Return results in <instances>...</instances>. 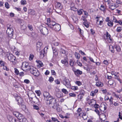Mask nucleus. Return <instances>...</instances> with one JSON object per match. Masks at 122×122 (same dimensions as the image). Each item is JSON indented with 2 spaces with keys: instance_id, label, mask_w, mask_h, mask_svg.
I'll return each instance as SVG.
<instances>
[{
  "instance_id": "nucleus-54",
  "label": "nucleus",
  "mask_w": 122,
  "mask_h": 122,
  "mask_svg": "<svg viewBox=\"0 0 122 122\" xmlns=\"http://www.w3.org/2000/svg\"><path fill=\"white\" fill-rule=\"evenodd\" d=\"M81 19V20H83L85 22H86L87 21V20L85 18V17L84 16H82Z\"/></svg>"
},
{
  "instance_id": "nucleus-44",
  "label": "nucleus",
  "mask_w": 122,
  "mask_h": 122,
  "mask_svg": "<svg viewBox=\"0 0 122 122\" xmlns=\"http://www.w3.org/2000/svg\"><path fill=\"white\" fill-rule=\"evenodd\" d=\"M71 88L74 90H77L78 89V87L77 86H72Z\"/></svg>"
},
{
  "instance_id": "nucleus-16",
  "label": "nucleus",
  "mask_w": 122,
  "mask_h": 122,
  "mask_svg": "<svg viewBox=\"0 0 122 122\" xmlns=\"http://www.w3.org/2000/svg\"><path fill=\"white\" fill-rule=\"evenodd\" d=\"M7 118L10 122H17L18 121H17L16 120L15 118H13L12 117L10 116H9L7 117Z\"/></svg>"
},
{
  "instance_id": "nucleus-46",
  "label": "nucleus",
  "mask_w": 122,
  "mask_h": 122,
  "mask_svg": "<svg viewBox=\"0 0 122 122\" xmlns=\"http://www.w3.org/2000/svg\"><path fill=\"white\" fill-rule=\"evenodd\" d=\"M86 22H83V24L85 26H86L87 28H88L89 27V25Z\"/></svg>"
},
{
  "instance_id": "nucleus-2",
  "label": "nucleus",
  "mask_w": 122,
  "mask_h": 122,
  "mask_svg": "<svg viewBox=\"0 0 122 122\" xmlns=\"http://www.w3.org/2000/svg\"><path fill=\"white\" fill-rule=\"evenodd\" d=\"M11 25L10 24L7 25V30H6V33L9 37L12 36L13 35V30L10 27Z\"/></svg>"
},
{
  "instance_id": "nucleus-21",
  "label": "nucleus",
  "mask_w": 122,
  "mask_h": 122,
  "mask_svg": "<svg viewBox=\"0 0 122 122\" xmlns=\"http://www.w3.org/2000/svg\"><path fill=\"white\" fill-rule=\"evenodd\" d=\"M109 6V8L112 10L115 9L117 7L115 4L114 3L110 4Z\"/></svg>"
},
{
  "instance_id": "nucleus-35",
  "label": "nucleus",
  "mask_w": 122,
  "mask_h": 122,
  "mask_svg": "<svg viewBox=\"0 0 122 122\" xmlns=\"http://www.w3.org/2000/svg\"><path fill=\"white\" fill-rule=\"evenodd\" d=\"M5 54V53L3 51L2 49L0 48V55L3 56H4Z\"/></svg>"
},
{
  "instance_id": "nucleus-51",
  "label": "nucleus",
  "mask_w": 122,
  "mask_h": 122,
  "mask_svg": "<svg viewBox=\"0 0 122 122\" xmlns=\"http://www.w3.org/2000/svg\"><path fill=\"white\" fill-rule=\"evenodd\" d=\"M18 115V117H17L18 119H19V118H21L23 117H24L23 116V115H22L21 114L19 113V115Z\"/></svg>"
},
{
  "instance_id": "nucleus-12",
  "label": "nucleus",
  "mask_w": 122,
  "mask_h": 122,
  "mask_svg": "<svg viewBox=\"0 0 122 122\" xmlns=\"http://www.w3.org/2000/svg\"><path fill=\"white\" fill-rule=\"evenodd\" d=\"M53 53V57H56L58 55V52L57 49L53 47H52Z\"/></svg>"
},
{
  "instance_id": "nucleus-20",
  "label": "nucleus",
  "mask_w": 122,
  "mask_h": 122,
  "mask_svg": "<svg viewBox=\"0 0 122 122\" xmlns=\"http://www.w3.org/2000/svg\"><path fill=\"white\" fill-rule=\"evenodd\" d=\"M42 45V43L40 41H38L37 43L36 46L37 50H39L41 49V47Z\"/></svg>"
},
{
  "instance_id": "nucleus-28",
  "label": "nucleus",
  "mask_w": 122,
  "mask_h": 122,
  "mask_svg": "<svg viewBox=\"0 0 122 122\" xmlns=\"http://www.w3.org/2000/svg\"><path fill=\"white\" fill-rule=\"evenodd\" d=\"M77 14L78 15H81L82 14L83 10L82 9H81L79 10L77 9Z\"/></svg>"
},
{
  "instance_id": "nucleus-25",
  "label": "nucleus",
  "mask_w": 122,
  "mask_h": 122,
  "mask_svg": "<svg viewBox=\"0 0 122 122\" xmlns=\"http://www.w3.org/2000/svg\"><path fill=\"white\" fill-rule=\"evenodd\" d=\"M56 103L58 104V105L56 106H55V108H53L52 107H50L51 108H52L53 109H55V108H56V110H57V111L58 112H60L61 110V109L59 107V104L57 103V102H56Z\"/></svg>"
},
{
  "instance_id": "nucleus-8",
  "label": "nucleus",
  "mask_w": 122,
  "mask_h": 122,
  "mask_svg": "<svg viewBox=\"0 0 122 122\" xmlns=\"http://www.w3.org/2000/svg\"><path fill=\"white\" fill-rule=\"evenodd\" d=\"M8 60L13 63L14 61H15L16 57L11 54H9L8 56Z\"/></svg>"
},
{
  "instance_id": "nucleus-17",
  "label": "nucleus",
  "mask_w": 122,
  "mask_h": 122,
  "mask_svg": "<svg viewBox=\"0 0 122 122\" xmlns=\"http://www.w3.org/2000/svg\"><path fill=\"white\" fill-rule=\"evenodd\" d=\"M78 115L79 116H82V118L84 120H86L87 119V116L86 113L82 112L81 113H78Z\"/></svg>"
},
{
  "instance_id": "nucleus-32",
  "label": "nucleus",
  "mask_w": 122,
  "mask_h": 122,
  "mask_svg": "<svg viewBox=\"0 0 122 122\" xmlns=\"http://www.w3.org/2000/svg\"><path fill=\"white\" fill-rule=\"evenodd\" d=\"M122 30V27L121 26L118 27L116 29V31L118 32H121Z\"/></svg>"
},
{
  "instance_id": "nucleus-39",
  "label": "nucleus",
  "mask_w": 122,
  "mask_h": 122,
  "mask_svg": "<svg viewBox=\"0 0 122 122\" xmlns=\"http://www.w3.org/2000/svg\"><path fill=\"white\" fill-rule=\"evenodd\" d=\"M19 113L18 112H13V114L16 117H18V115H19Z\"/></svg>"
},
{
  "instance_id": "nucleus-19",
  "label": "nucleus",
  "mask_w": 122,
  "mask_h": 122,
  "mask_svg": "<svg viewBox=\"0 0 122 122\" xmlns=\"http://www.w3.org/2000/svg\"><path fill=\"white\" fill-rule=\"evenodd\" d=\"M106 106L104 104H102L100 107V109L101 111H103L106 109Z\"/></svg>"
},
{
  "instance_id": "nucleus-45",
  "label": "nucleus",
  "mask_w": 122,
  "mask_h": 122,
  "mask_svg": "<svg viewBox=\"0 0 122 122\" xmlns=\"http://www.w3.org/2000/svg\"><path fill=\"white\" fill-rule=\"evenodd\" d=\"M105 8L104 6L103 5H101L100 9L101 10L104 11L105 10Z\"/></svg>"
},
{
  "instance_id": "nucleus-18",
  "label": "nucleus",
  "mask_w": 122,
  "mask_h": 122,
  "mask_svg": "<svg viewBox=\"0 0 122 122\" xmlns=\"http://www.w3.org/2000/svg\"><path fill=\"white\" fill-rule=\"evenodd\" d=\"M70 9L74 11H76L77 10V8L75 7L74 4L72 3L70 5Z\"/></svg>"
},
{
  "instance_id": "nucleus-55",
  "label": "nucleus",
  "mask_w": 122,
  "mask_h": 122,
  "mask_svg": "<svg viewBox=\"0 0 122 122\" xmlns=\"http://www.w3.org/2000/svg\"><path fill=\"white\" fill-rule=\"evenodd\" d=\"M3 66V69L4 70H5L7 71H9V69L7 68L6 66Z\"/></svg>"
},
{
  "instance_id": "nucleus-22",
  "label": "nucleus",
  "mask_w": 122,
  "mask_h": 122,
  "mask_svg": "<svg viewBox=\"0 0 122 122\" xmlns=\"http://www.w3.org/2000/svg\"><path fill=\"white\" fill-rule=\"evenodd\" d=\"M56 24L55 22L53 21H51L50 24H47L48 26L51 28H52L54 25Z\"/></svg>"
},
{
  "instance_id": "nucleus-36",
  "label": "nucleus",
  "mask_w": 122,
  "mask_h": 122,
  "mask_svg": "<svg viewBox=\"0 0 122 122\" xmlns=\"http://www.w3.org/2000/svg\"><path fill=\"white\" fill-rule=\"evenodd\" d=\"M5 64L6 63L5 62L2 60L0 61V64L1 66H5Z\"/></svg>"
},
{
  "instance_id": "nucleus-59",
  "label": "nucleus",
  "mask_w": 122,
  "mask_h": 122,
  "mask_svg": "<svg viewBox=\"0 0 122 122\" xmlns=\"http://www.w3.org/2000/svg\"><path fill=\"white\" fill-rule=\"evenodd\" d=\"M85 93V92L83 90H81L80 91V95H84Z\"/></svg>"
},
{
  "instance_id": "nucleus-10",
  "label": "nucleus",
  "mask_w": 122,
  "mask_h": 122,
  "mask_svg": "<svg viewBox=\"0 0 122 122\" xmlns=\"http://www.w3.org/2000/svg\"><path fill=\"white\" fill-rule=\"evenodd\" d=\"M96 19H97V23L99 21L98 25H102L104 21L103 18L102 17H97Z\"/></svg>"
},
{
  "instance_id": "nucleus-53",
  "label": "nucleus",
  "mask_w": 122,
  "mask_h": 122,
  "mask_svg": "<svg viewBox=\"0 0 122 122\" xmlns=\"http://www.w3.org/2000/svg\"><path fill=\"white\" fill-rule=\"evenodd\" d=\"M21 4L23 5H25L26 3V2L25 0H22L21 1Z\"/></svg>"
},
{
  "instance_id": "nucleus-26",
  "label": "nucleus",
  "mask_w": 122,
  "mask_h": 122,
  "mask_svg": "<svg viewBox=\"0 0 122 122\" xmlns=\"http://www.w3.org/2000/svg\"><path fill=\"white\" fill-rule=\"evenodd\" d=\"M96 85L97 87H102L103 86V84L101 82H97L96 83Z\"/></svg>"
},
{
  "instance_id": "nucleus-61",
  "label": "nucleus",
  "mask_w": 122,
  "mask_h": 122,
  "mask_svg": "<svg viewBox=\"0 0 122 122\" xmlns=\"http://www.w3.org/2000/svg\"><path fill=\"white\" fill-rule=\"evenodd\" d=\"M34 57V56L32 54H30L29 57V60H32Z\"/></svg>"
},
{
  "instance_id": "nucleus-4",
  "label": "nucleus",
  "mask_w": 122,
  "mask_h": 122,
  "mask_svg": "<svg viewBox=\"0 0 122 122\" xmlns=\"http://www.w3.org/2000/svg\"><path fill=\"white\" fill-rule=\"evenodd\" d=\"M29 71L35 76H37L39 75V73L37 70L33 66L31 67V69Z\"/></svg>"
},
{
  "instance_id": "nucleus-29",
  "label": "nucleus",
  "mask_w": 122,
  "mask_h": 122,
  "mask_svg": "<svg viewBox=\"0 0 122 122\" xmlns=\"http://www.w3.org/2000/svg\"><path fill=\"white\" fill-rule=\"evenodd\" d=\"M19 120H20V121L21 122H26L27 120L24 117L21 118H19Z\"/></svg>"
},
{
  "instance_id": "nucleus-11",
  "label": "nucleus",
  "mask_w": 122,
  "mask_h": 122,
  "mask_svg": "<svg viewBox=\"0 0 122 122\" xmlns=\"http://www.w3.org/2000/svg\"><path fill=\"white\" fill-rule=\"evenodd\" d=\"M55 7L56 9H58L59 10L58 12H57L56 10H55L56 12L57 13H59L60 12L62 8V7L61 6V4L59 2L56 3L55 5Z\"/></svg>"
},
{
  "instance_id": "nucleus-42",
  "label": "nucleus",
  "mask_w": 122,
  "mask_h": 122,
  "mask_svg": "<svg viewBox=\"0 0 122 122\" xmlns=\"http://www.w3.org/2000/svg\"><path fill=\"white\" fill-rule=\"evenodd\" d=\"M70 65L71 66H73L74 65V61L72 60L70 61Z\"/></svg>"
},
{
  "instance_id": "nucleus-41",
  "label": "nucleus",
  "mask_w": 122,
  "mask_h": 122,
  "mask_svg": "<svg viewBox=\"0 0 122 122\" xmlns=\"http://www.w3.org/2000/svg\"><path fill=\"white\" fill-rule=\"evenodd\" d=\"M56 96L57 97L60 98L61 97L62 95L61 93L58 92L56 94Z\"/></svg>"
},
{
  "instance_id": "nucleus-52",
  "label": "nucleus",
  "mask_w": 122,
  "mask_h": 122,
  "mask_svg": "<svg viewBox=\"0 0 122 122\" xmlns=\"http://www.w3.org/2000/svg\"><path fill=\"white\" fill-rule=\"evenodd\" d=\"M94 111L97 113L99 116H100V114L99 111L97 109H96L94 110Z\"/></svg>"
},
{
  "instance_id": "nucleus-31",
  "label": "nucleus",
  "mask_w": 122,
  "mask_h": 122,
  "mask_svg": "<svg viewBox=\"0 0 122 122\" xmlns=\"http://www.w3.org/2000/svg\"><path fill=\"white\" fill-rule=\"evenodd\" d=\"M83 96L81 95H79L78 96V100L80 101L83 98Z\"/></svg>"
},
{
  "instance_id": "nucleus-27",
  "label": "nucleus",
  "mask_w": 122,
  "mask_h": 122,
  "mask_svg": "<svg viewBox=\"0 0 122 122\" xmlns=\"http://www.w3.org/2000/svg\"><path fill=\"white\" fill-rule=\"evenodd\" d=\"M109 50L112 53L114 52V48L113 46L112 45H110L109 46Z\"/></svg>"
},
{
  "instance_id": "nucleus-62",
  "label": "nucleus",
  "mask_w": 122,
  "mask_h": 122,
  "mask_svg": "<svg viewBox=\"0 0 122 122\" xmlns=\"http://www.w3.org/2000/svg\"><path fill=\"white\" fill-rule=\"evenodd\" d=\"M118 116L119 118L121 119H122V114L120 112H119Z\"/></svg>"
},
{
  "instance_id": "nucleus-47",
  "label": "nucleus",
  "mask_w": 122,
  "mask_h": 122,
  "mask_svg": "<svg viewBox=\"0 0 122 122\" xmlns=\"http://www.w3.org/2000/svg\"><path fill=\"white\" fill-rule=\"evenodd\" d=\"M33 107L34 109H36L37 110H39V107L36 105H33Z\"/></svg>"
},
{
  "instance_id": "nucleus-64",
  "label": "nucleus",
  "mask_w": 122,
  "mask_h": 122,
  "mask_svg": "<svg viewBox=\"0 0 122 122\" xmlns=\"http://www.w3.org/2000/svg\"><path fill=\"white\" fill-rule=\"evenodd\" d=\"M54 80L53 78L51 77H50L49 79V81L50 82H52Z\"/></svg>"
},
{
  "instance_id": "nucleus-33",
  "label": "nucleus",
  "mask_w": 122,
  "mask_h": 122,
  "mask_svg": "<svg viewBox=\"0 0 122 122\" xmlns=\"http://www.w3.org/2000/svg\"><path fill=\"white\" fill-rule=\"evenodd\" d=\"M107 24L108 26L112 27L113 25V23L112 21H110L107 23Z\"/></svg>"
},
{
  "instance_id": "nucleus-58",
  "label": "nucleus",
  "mask_w": 122,
  "mask_h": 122,
  "mask_svg": "<svg viewBox=\"0 0 122 122\" xmlns=\"http://www.w3.org/2000/svg\"><path fill=\"white\" fill-rule=\"evenodd\" d=\"M60 52L63 54H65L66 53V51L64 50L61 48L60 50Z\"/></svg>"
},
{
  "instance_id": "nucleus-23",
  "label": "nucleus",
  "mask_w": 122,
  "mask_h": 122,
  "mask_svg": "<svg viewBox=\"0 0 122 122\" xmlns=\"http://www.w3.org/2000/svg\"><path fill=\"white\" fill-rule=\"evenodd\" d=\"M61 62L63 64H64L67 67L68 66V62L65 59H64L63 60H61Z\"/></svg>"
},
{
  "instance_id": "nucleus-6",
  "label": "nucleus",
  "mask_w": 122,
  "mask_h": 122,
  "mask_svg": "<svg viewBox=\"0 0 122 122\" xmlns=\"http://www.w3.org/2000/svg\"><path fill=\"white\" fill-rule=\"evenodd\" d=\"M104 39H107L108 42L111 43L112 42V40L110 38L111 36L108 32H107L106 34L104 35Z\"/></svg>"
},
{
  "instance_id": "nucleus-14",
  "label": "nucleus",
  "mask_w": 122,
  "mask_h": 122,
  "mask_svg": "<svg viewBox=\"0 0 122 122\" xmlns=\"http://www.w3.org/2000/svg\"><path fill=\"white\" fill-rule=\"evenodd\" d=\"M52 28L56 31H58L61 29V26L59 24H56L54 25Z\"/></svg>"
},
{
  "instance_id": "nucleus-50",
  "label": "nucleus",
  "mask_w": 122,
  "mask_h": 122,
  "mask_svg": "<svg viewBox=\"0 0 122 122\" xmlns=\"http://www.w3.org/2000/svg\"><path fill=\"white\" fill-rule=\"evenodd\" d=\"M112 21H113L117 23V20L116 18L114 16H113L112 17Z\"/></svg>"
},
{
  "instance_id": "nucleus-60",
  "label": "nucleus",
  "mask_w": 122,
  "mask_h": 122,
  "mask_svg": "<svg viewBox=\"0 0 122 122\" xmlns=\"http://www.w3.org/2000/svg\"><path fill=\"white\" fill-rule=\"evenodd\" d=\"M24 23V21L23 20H20L19 21V23L21 25H22Z\"/></svg>"
},
{
  "instance_id": "nucleus-24",
  "label": "nucleus",
  "mask_w": 122,
  "mask_h": 122,
  "mask_svg": "<svg viewBox=\"0 0 122 122\" xmlns=\"http://www.w3.org/2000/svg\"><path fill=\"white\" fill-rule=\"evenodd\" d=\"M28 14L31 15H35V11L32 9H29L28 10Z\"/></svg>"
},
{
  "instance_id": "nucleus-48",
  "label": "nucleus",
  "mask_w": 122,
  "mask_h": 122,
  "mask_svg": "<svg viewBox=\"0 0 122 122\" xmlns=\"http://www.w3.org/2000/svg\"><path fill=\"white\" fill-rule=\"evenodd\" d=\"M75 83L78 86H80L81 84V82L80 81H76L75 82Z\"/></svg>"
},
{
  "instance_id": "nucleus-7",
  "label": "nucleus",
  "mask_w": 122,
  "mask_h": 122,
  "mask_svg": "<svg viewBox=\"0 0 122 122\" xmlns=\"http://www.w3.org/2000/svg\"><path fill=\"white\" fill-rule=\"evenodd\" d=\"M23 66H24L26 70L30 71L31 69V67L33 66L29 65L28 63L27 62H24L23 64Z\"/></svg>"
},
{
  "instance_id": "nucleus-1",
  "label": "nucleus",
  "mask_w": 122,
  "mask_h": 122,
  "mask_svg": "<svg viewBox=\"0 0 122 122\" xmlns=\"http://www.w3.org/2000/svg\"><path fill=\"white\" fill-rule=\"evenodd\" d=\"M43 95L44 99L46 100V103L47 105L49 107H51L53 108H55V106L58 105L56 102V99L53 98L49 93L46 91L44 92Z\"/></svg>"
},
{
  "instance_id": "nucleus-37",
  "label": "nucleus",
  "mask_w": 122,
  "mask_h": 122,
  "mask_svg": "<svg viewBox=\"0 0 122 122\" xmlns=\"http://www.w3.org/2000/svg\"><path fill=\"white\" fill-rule=\"evenodd\" d=\"M114 82V81L112 80H110L108 81V84L110 85H112L113 83Z\"/></svg>"
},
{
  "instance_id": "nucleus-63",
  "label": "nucleus",
  "mask_w": 122,
  "mask_h": 122,
  "mask_svg": "<svg viewBox=\"0 0 122 122\" xmlns=\"http://www.w3.org/2000/svg\"><path fill=\"white\" fill-rule=\"evenodd\" d=\"M90 95L92 96V97H94L95 95H96V94L93 91H92L90 94Z\"/></svg>"
},
{
  "instance_id": "nucleus-15",
  "label": "nucleus",
  "mask_w": 122,
  "mask_h": 122,
  "mask_svg": "<svg viewBox=\"0 0 122 122\" xmlns=\"http://www.w3.org/2000/svg\"><path fill=\"white\" fill-rule=\"evenodd\" d=\"M72 70L74 72L75 75L77 76H78L79 75H81L82 74V72L81 71L79 70H77L76 71L74 70L73 69Z\"/></svg>"
},
{
  "instance_id": "nucleus-49",
  "label": "nucleus",
  "mask_w": 122,
  "mask_h": 122,
  "mask_svg": "<svg viewBox=\"0 0 122 122\" xmlns=\"http://www.w3.org/2000/svg\"><path fill=\"white\" fill-rule=\"evenodd\" d=\"M78 30L79 31L81 35H82L83 33V30H81L80 28H78Z\"/></svg>"
},
{
  "instance_id": "nucleus-57",
  "label": "nucleus",
  "mask_w": 122,
  "mask_h": 122,
  "mask_svg": "<svg viewBox=\"0 0 122 122\" xmlns=\"http://www.w3.org/2000/svg\"><path fill=\"white\" fill-rule=\"evenodd\" d=\"M52 44L55 46H57L59 45V43L57 42H53Z\"/></svg>"
},
{
  "instance_id": "nucleus-40",
  "label": "nucleus",
  "mask_w": 122,
  "mask_h": 122,
  "mask_svg": "<svg viewBox=\"0 0 122 122\" xmlns=\"http://www.w3.org/2000/svg\"><path fill=\"white\" fill-rule=\"evenodd\" d=\"M53 8V7H51L48 10V11L50 13H52V12Z\"/></svg>"
},
{
  "instance_id": "nucleus-43",
  "label": "nucleus",
  "mask_w": 122,
  "mask_h": 122,
  "mask_svg": "<svg viewBox=\"0 0 122 122\" xmlns=\"http://www.w3.org/2000/svg\"><path fill=\"white\" fill-rule=\"evenodd\" d=\"M62 92L64 93L65 94H67L68 93V92L67 90L63 88L61 90Z\"/></svg>"
},
{
  "instance_id": "nucleus-56",
  "label": "nucleus",
  "mask_w": 122,
  "mask_h": 122,
  "mask_svg": "<svg viewBox=\"0 0 122 122\" xmlns=\"http://www.w3.org/2000/svg\"><path fill=\"white\" fill-rule=\"evenodd\" d=\"M5 7L9 9V6L8 3L7 2H6L5 3Z\"/></svg>"
},
{
  "instance_id": "nucleus-9",
  "label": "nucleus",
  "mask_w": 122,
  "mask_h": 122,
  "mask_svg": "<svg viewBox=\"0 0 122 122\" xmlns=\"http://www.w3.org/2000/svg\"><path fill=\"white\" fill-rule=\"evenodd\" d=\"M48 49L47 47H45L44 49L40 52V57L41 58H43L45 54L46 53V51H45L46 50H47Z\"/></svg>"
},
{
  "instance_id": "nucleus-3",
  "label": "nucleus",
  "mask_w": 122,
  "mask_h": 122,
  "mask_svg": "<svg viewBox=\"0 0 122 122\" xmlns=\"http://www.w3.org/2000/svg\"><path fill=\"white\" fill-rule=\"evenodd\" d=\"M63 84L68 88H70L71 87V85L70 81L69 79L65 78L62 81Z\"/></svg>"
},
{
  "instance_id": "nucleus-30",
  "label": "nucleus",
  "mask_w": 122,
  "mask_h": 122,
  "mask_svg": "<svg viewBox=\"0 0 122 122\" xmlns=\"http://www.w3.org/2000/svg\"><path fill=\"white\" fill-rule=\"evenodd\" d=\"M75 55L76 58L77 59H79L80 58V54L77 52H76L75 53Z\"/></svg>"
},
{
  "instance_id": "nucleus-13",
  "label": "nucleus",
  "mask_w": 122,
  "mask_h": 122,
  "mask_svg": "<svg viewBox=\"0 0 122 122\" xmlns=\"http://www.w3.org/2000/svg\"><path fill=\"white\" fill-rule=\"evenodd\" d=\"M16 100L18 102V104L22 105L23 102V101L22 99L20 96H17L16 98Z\"/></svg>"
},
{
  "instance_id": "nucleus-38",
  "label": "nucleus",
  "mask_w": 122,
  "mask_h": 122,
  "mask_svg": "<svg viewBox=\"0 0 122 122\" xmlns=\"http://www.w3.org/2000/svg\"><path fill=\"white\" fill-rule=\"evenodd\" d=\"M115 78L117 79L118 81H119L121 83L120 79L119 78V76L116 75H114Z\"/></svg>"
},
{
  "instance_id": "nucleus-5",
  "label": "nucleus",
  "mask_w": 122,
  "mask_h": 122,
  "mask_svg": "<svg viewBox=\"0 0 122 122\" xmlns=\"http://www.w3.org/2000/svg\"><path fill=\"white\" fill-rule=\"evenodd\" d=\"M40 30L41 33L44 35H46L48 33V29L45 27L41 25L40 26Z\"/></svg>"
},
{
  "instance_id": "nucleus-34",
  "label": "nucleus",
  "mask_w": 122,
  "mask_h": 122,
  "mask_svg": "<svg viewBox=\"0 0 122 122\" xmlns=\"http://www.w3.org/2000/svg\"><path fill=\"white\" fill-rule=\"evenodd\" d=\"M117 51L118 52H119L121 51V48L119 46H116L115 47Z\"/></svg>"
}]
</instances>
